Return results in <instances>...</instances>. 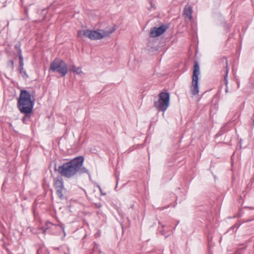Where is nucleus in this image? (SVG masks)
Instances as JSON below:
<instances>
[{
	"instance_id": "obj_31",
	"label": "nucleus",
	"mask_w": 254,
	"mask_h": 254,
	"mask_svg": "<svg viewBox=\"0 0 254 254\" xmlns=\"http://www.w3.org/2000/svg\"><path fill=\"white\" fill-rule=\"evenodd\" d=\"M242 141V140L241 139V140H240V143H242V141Z\"/></svg>"
},
{
	"instance_id": "obj_6",
	"label": "nucleus",
	"mask_w": 254,
	"mask_h": 254,
	"mask_svg": "<svg viewBox=\"0 0 254 254\" xmlns=\"http://www.w3.org/2000/svg\"><path fill=\"white\" fill-rule=\"evenodd\" d=\"M77 36L79 37L84 36L92 40H99L104 38V35L102 33L98 31L89 29L78 31Z\"/></svg>"
},
{
	"instance_id": "obj_12",
	"label": "nucleus",
	"mask_w": 254,
	"mask_h": 254,
	"mask_svg": "<svg viewBox=\"0 0 254 254\" xmlns=\"http://www.w3.org/2000/svg\"><path fill=\"white\" fill-rule=\"evenodd\" d=\"M23 65H24V63H23V58H20V59H19V71L20 73L23 76H25L26 77H28V76L26 73V72L25 70H24L23 69Z\"/></svg>"
},
{
	"instance_id": "obj_7",
	"label": "nucleus",
	"mask_w": 254,
	"mask_h": 254,
	"mask_svg": "<svg viewBox=\"0 0 254 254\" xmlns=\"http://www.w3.org/2000/svg\"><path fill=\"white\" fill-rule=\"evenodd\" d=\"M54 186L56 190V192L60 199H64L63 194L64 191L65 190L64 187V184L63 179L61 178H57L54 179Z\"/></svg>"
},
{
	"instance_id": "obj_33",
	"label": "nucleus",
	"mask_w": 254,
	"mask_h": 254,
	"mask_svg": "<svg viewBox=\"0 0 254 254\" xmlns=\"http://www.w3.org/2000/svg\"><path fill=\"white\" fill-rule=\"evenodd\" d=\"M8 24H9V22H7V25L8 26Z\"/></svg>"
},
{
	"instance_id": "obj_23",
	"label": "nucleus",
	"mask_w": 254,
	"mask_h": 254,
	"mask_svg": "<svg viewBox=\"0 0 254 254\" xmlns=\"http://www.w3.org/2000/svg\"><path fill=\"white\" fill-rule=\"evenodd\" d=\"M46 224V225H47V226H48V225H49V224H51V225H52V224L51 223H50V222H47Z\"/></svg>"
},
{
	"instance_id": "obj_17",
	"label": "nucleus",
	"mask_w": 254,
	"mask_h": 254,
	"mask_svg": "<svg viewBox=\"0 0 254 254\" xmlns=\"http://www.w3.org/2000/svg\"><path fill=\"white\" fill-rule=\"evenodd\" d=\"M241 224L239 223L238 222H237L234 225L230 227L228 230V231H230L231 230H234L235 228L238 229L239 227L241 226Z\"/></svg>"
},
{
	"instance_id": "obj_5",
	"label": "nucleus",
	"mask_w": 254,
	"mask_h": 254,
	"mask_svg": "<svg viewBox=\"0 0 254 254\" xmlns=\"http://www.w3.org/2000/svg\"><path fill=\"white\" fill-rule=\"evenodd\" d=\"M200 74L199 66L196 61L194 62L193 74L192 76L191 92L193 95H196L199 93L198 76Z\"/></svg>"
},
{
	"instance_id": "obj_30",
	"label": "nucleus",
	"mask_w": 254,
	"mask_h": 254,
	"mask_svg": "<svg viewBox=\"0 0 254 254\" xmlns=\"http://www.w3.org/2000/svg\"><path fill=\"white\" fill-rule=\"evenodd\" d=\"M37 254H39V250L38 251Z\"/></svg>"
},
{
	"instance_id": "obj_4",
	"label": "nucleus",
	"mask_w": 254,
	"mask_h": 254,
	"mask_svg": "<svg viewBox=\"0 0 254 254\" xmlns=\"http://www.w3.org/2000/svg\"><path fill=\"white\" fill-rule=\"evenodd\" d=\"M67 65L65 62L59 58H56L51 63L49 72H57L62 77L65 76L67 73Z\"/></svg>"
},
{
	"instance_id": "obj_11",
	"label": "nucleus",
	"mask_w": 254,
	"mask_h": 254,
	"mask_svg": "<svg viewBox=\"0 0 254 254\" xmlns=\"http://www.w3.org/2000/svg\"><path fill=\"white\" fill-rule=\"evenodd\" d=\"M116 30V28L114 27L106 28L105 29L102 30V33L104 35V37L109 36L112 33H113Z\"/></svg>"
},
{
	"instance_id": "obj_2",
	"label": "nucleus",
	"mask_w": 254,
	"mask_h": 254,
	"mask_svg": "<svg viewBox=\"0 0 254 254\" xmlns=\"http://www.w3.org/2000/svg\"><path fill=\"white\" fill-rule=\"evenodd\" d=\"M35 100L26 90H21L17 101V107L20 112L28 116L31 114L34 105Z\"/></svg>"
},
{
	"instance_id": "obj_19",
	"label": "nucleus",
	"mask_w": 254,
	"mask_h": 254,
	"mask_svg": "<svg viewBox=\"0 0 254 254\" xmlns=\"http://www.w3.org/2000/svg\"><path fill=\"white\" fill-rule=\"evenodd\" d=\"M59 226L61 227V228L62 229L63 233H64V236H65V231H64V224H60Z\"/></svg>"
},
{
	"instance_id": "obj_26",
	"label": "nucleus",
	"mask_w": 254,
	"mask_h": 254,
	"mask_svg": "<svg viewBox=\"0 0 254 254\" xmlns=\"http://www.w3.org/2000/svg\"><path fill=\"white\" fill-rule=\"evenodd\" d=\"M98 187H99V188L100 190L101 191V189L100 187V186H99Z\"/></svg>"
},
{
	"instance_id": "obj_29",
	"label": "nucleus",
	"mask_w": 254,
	"mask_h": 254,
	"mask_svg": "<svg viewBox=\"0 0 254 254\" xmlns=\"http://www.w3.org/2000/svg\"><path fill=\"white\" fill-rule=\"evenodd\" d=\"M168 235L165 236V238L166 239L167 238H168Z\"/></svg>"
},
{
	"instance_id": "obj_28",
	"label": "nucleus",
	"mask_w": 254,
	"mask_h": 254,
	"mask_svg": "<svg viewBox=\"0 0 254 254\" xmlns=\"http://www.w3.org/2000/svg\"><path fill=\"white\" fill-rule=\"evenodd\" d=\"M179 223V221H178V222H177V225Z\"/></svg>"
},
{
	"instance_id": "obj_8",
	"label": "nucleus",
	"mask_w": 254,
	"mask_h": 254,
	"mask_svg": "<svg viewBox=\"0 0 254 254\" xmlns=\"http://www.w3.org/2000/svg\"><path fill=\"white\" fill-rule=\"evenodd\" d=\"M168 28V26L165 24H163L159 27H153L151 29L150 36L153 38L159 37L163 34Z\"/></svg>"
},
{
	"instance_id": "obj_16",
	"label": "nucleus",
	"mask_w": 254,
	"mask_h": 254,
	"mask_svg": "<svg viewBox=\"0 0 254 254\" xmlns=\"http://www.w3.org/2000/svg\"><path fill=\"white\" fill-rule=\"evenodd\" d=\"M7 67L11 68V69H13L14 68V62L13 61L10 60L7 62Z\"/></svg>"
},
{
	"instance_id": "obj_13",
	"label": "nucleus",
	"mask_w": 254,
	"mask_h": 254,
	"mask_svg": "<svg viewBox=\"0 0 254 254\" xmlns=\"http://www.w3.org/2000/svg\"><path fill=\"white\" fill-rule=\"evenodd\" d=\"M14 48L17 50V54L19 57V59H20V58H23L22 55V50L21 49V44L20 42L17 43L14 46Z\"/></svg>"
},
{
	"instance_id": "obj_3",
	"label": "nucleus",
	"mask_w": 254,
	"mask_h": 254,
	"mask_svg": "<svg viewBox=\"0 0 254 254\" xmlns=\"http://www.w3.org/2000/svg\"><path fill=\"white\" fill-rule=\"evenodd\" d=\"M157 101H154V107L159 111L164 112L170 104V95L168 92H161L159 94Z\"/></svg>"
},
{
	"instance_id": "obj_25",
	"label": "nucleus",
	"mask_w": 254,
	"mask_h": 254,
	"mask_svg": "<svg viewBox=\"0 0 254 254\" xmlns=\"http://www.w3.org/2000/svg\"><path fill=\"white\" fill-rule=\"evenodd\" d=\"M251 221V220H246L245 222H249V221Z\"/></svg>"
},
{
	"instance_id": "obj_15",
	"label": "nucleus",
	"mask_w": 254,
	"mask_h": 254,
	"mask_svg": "<svg viewBox=\"0 0 254 254\" xmlns=\"http://www.w3.org/2000/svg\"><path fill=\"white\" fill-rule=\"evenodd\" d=\"M71 71L78 74L82 73V71H81V68L80 67H76L74 65L72 66V69L71 70Z\"/></svg>"
},
{
	"instance_id": "obj_9",
	"label": "nucleus",
	"mask_w": 254,
	"mask_h": 254,
	"mask_svg": "<svg viewBox=\"0 0 254 254\" xmlns=\"http://www.w3.org/2000/svg\"><path fill=\"white\" fill-rule=\"evenodd\" d=\"M229 72V68L227 64V61L226 62V66H225V75H224V82L226 86L225 88V92L228 93V74Z\"/></svg>"
},
{
	"instance_id": "obj_1",
	"label": "nucleus",
	"mask_w": 254,
	"mask_h": 254,
	"mask_svg": "<svg viewBox=\"0 0 254 254\" xmlns=\"http://www.w3.org/2000/svg\"><path fill=\"white\" fill-rule=\"evenodd\" d=\"M84 158L82 156H77L67 162L64 163L58 168L55 165L54 171L58 172L61 176L70 179L74 176L83 174L90 175L89 171L83 166Z\"/></svg>"
},
{
	"instance_id": "obj_24",
	"label": "nucleus",
	"mask_w": 254,
	"mask_h": 254,
	"mask_svg": "<svg viewBox=\"0 0 254 254\" xmlns=\"http://www.w3.org/2000/svg\"><path fill=\"white\" fill-rule=\"evenodd\" d=\"M150 4L151 5L152 7H154V6L153 5V4H152V2H150Z\"/></svg>"
},
{
	"instance_id": "obj_27",
	"label": "nucleus",
	"mask_w": 254,
	"mask_h": 254,
	"mask_svg": "<svg viewBox=\"0 0 254 254\" xmlns=\"http://www.w3.org/2000/svg\"><path fill=\"white\" fill-rule=\"evenodd\" d=\"M176 226H177V225H176V226L175 227H174V230H175L176 229Z\"/></svg>"
},
{
	"instance_id": "obj_21",
	"label": "nucleus",
	"mask_w": 254,
	"mask_h": 254,
	"mask_svg": "<svg viewBox=\"0 0 254 254\" xmlns=\"http://www.w3.org/2000/svg\"><path fill=\"white\" fill-rule=\"evenodd\" d=\"M158 224H159V225H161V227L162 228V229H164V228L165 227V225H164V224H162L161 223V222H160V221H159V222H158Z\"/></svg>"
},
{
	"instance_id": "obj_10",
	"label": "nucleus",
	"mask_w": 254,
	"mask_h": 254,
	"mask_svg": "<svg viewBox=\"0 0 254 254\" xmlns=\"http://www.w3.org/2000/svg\"><path fill=\"white\" fill-rule=\"evenodd\" d=\"M192 9L191 6H187L185 7L184 10V13L190 20H191L192 18Z\"/></svg>"
},
{
	"instance_id": "obj_20",
	"label": "nucleus",
	"mask_w": 254,
	"mask_h": 254,
	"mask_svg": "<svg viewBox=\"0 0 254 254\" xmlns=\"http://www.w3.org/2000/svg\"><path fill=\"white\" fill-rule=\"evenodd\" d=\"M159 233L162 235H165V230L162 229V230H160L159 231Z\"/></svg>"
},
{
	"instance_id": "obj_14",
	"label": "nucleus",
	"mask_w": 254,
	"mask_h": 254,
	"mask_svg": "<svg viewBox=\"0 0 254 254\" xmlns=\"http://www.w3.org/2000/svg\"><path fill=\"white\" fill-rule=\"evenodd\" d=\"M228 130V127L227 125H224L222 127L219 131L216 134V136H221Z\"/></svg>"
},
{
	"instance_id": "obj_22",
	"label": "nucleus",
	"mask_w": 254,
	"mask_h": 254,
	"mask_svg": "<svg viewBox=\"0 0 254 254\" xmlns=\"http://www.w3.org/2000/svg\"><path fill=\"white\" fill-rule=\"evenodd\" d=\"M119 177H116V182H117V185H118V182H119ZM117 187V185H116V187ZM116 188H115V189H116Z\"/></svg>"
},
{
	"instance_id": "obj_18",
	"label": "nucleus",
	"mask_w": 254,
	"mask_h": 254,
	"mask_svg": "<svg viewBox=\"0 0 254 254\" xmlns=\"http://www.w3.org/2000/svg\"><path fill=\"white\" fill-rule=\"evenodd\" d=\"M30 116H31V114H29L28 116H26V115H25V116L24 117H23V118L22 119V122H23V123H24V124L26 123L27 119H28V118H30Z\"/></svg>"
},
{
	"instance_id": "obj_32",
	"label": "nucleus",
	"mask_w": 254,
	"mask_h": 254,
	"mask_svg": "<svg viewBox=\"0 0 254 254\" xmlns=\"http://www.w3.org/2000/svg\"><path fill=\"white\" fill-rule=\"evenodd\" d=\"M46 230H45L44 231V233H45V232H46Z\"/></svg>"
}]
</instances>
